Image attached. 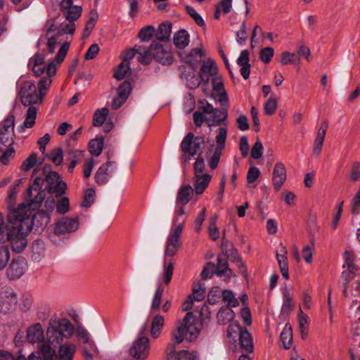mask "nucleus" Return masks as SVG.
<instances>
[{"label": "nucleus", "instance_id": "obj_32", "mask_svg": "<svg viewBox=\"0 0 360 360\" xmlns=\"http://www.w3.org/2000/svg\"><path fill=\"white\" fill-rule=\"evenodd\" d=\"M239 340L241 348L244 352L251 353L253 351L252 339L249 332L245 329L239 335Z\"/></svg>", "mask_w": 360, "mask_h": 360}, {"label": "nucleus", "instance_id": "obj_23", "mask_svg": "<svg viewBox=\"0 0 360 360\" xmlns=\"http://www.w3.org/2000/svg\"><path fill=\"white\" fill-rule=\"evenodd\" d=\"M114 164V162L108 161L102 164L96 170L94 174V180L98 185H104L108 182V177L112 172L109 168Z\"/></svg>", "mask_w": 360, "mask_h": 360}, {"label": "nucleus", "instance_id": "obj_57", "mask_svg": "<svg viewBox=\"0 0 360 360\" xmlns=\"http://www.w3.org/2000/svg\"><path fill=\"white\" fill-rule=\"evenodd\" d=\"M37 162L36 153H32L27 158H26L21 165V169L24 171H29L31 169Z\"/></svg>", "mask_w": 360, "mask_h": 360}, {"label": "nucleus", "instance_id": "obj_22", "mask_svg": "<svg viewBox=\"0 0 360 360\" xmlns=\"http://www.w3.org/2000/svg\"><path fill=\"white\" fill-rule=\"evenodd\" d=\"M286 179V170L285 165L281 162L275 165L273 171V185L276 191H278Z\"/></svg>", "mask_w": 360, "mask_h": 360}, {"label": "nucleus", "instance_id": "obj_33", "mask_svg": "<svg viewBox=\"0 0 360 360\" xmlns=\"http://www.w3.org/2000/svg\"><path fill=\"white\" fill-rule=\"evenodd\" d=\"M216 274L218 276H224L226 278H229L232 276V271L228 268V262L226 258L218 257Z\"/></svg>", "mask_w": 360, "mask_h": 360}, {"label": "nucleus", "instance_id": "obj_28", "mask_svg": "<svg viewBox=\"0 0 360 360\" xmlns=\"http://www.w3.org/2000/svg\"><path fill=\"white\" fill-rule=\"evenodd\" d=\"M213 89L217 93L219 101L221 105H227L228 98L224 87V84L220 78L214 77L212 79Z\"/></svg>", "mask_w": 360, "mask_h": 360}, {"label": "nucleus", "instance_id": "obj_46", "mask_svg": "<svg viewBox=\"0 0 360 360\" xmlns=\"http://www.w3.org/2000/svg\"><path fill=\"white\" fill-rule=\"evenodd\" d=\"M222 299L224 302L227 303V307H235L238 304V301L231 290H224L222 292Z\"/></svg>", "mask_w": 360, "mask_h": 360}, {"label": "nucleus", "instance_id": "obj_30", "mask_svg": "<svg viewBox=\"0 0 360 360\" xmlns=\"http://www.w3.org/2000/svg\"><path fill=\"white\" fill-rule=\"evenodd\" d=\"M173 42L179 49H184L189 43V34L185 30H181L174 35Z\"/></svg>", "mask_w": 360, "mask_h": 360}, {"label": "nucleus", "instance_id": "obj_56", "mask_svg": "<svg viewBox=\"0 0 360 360\" xmlns=\"http://www.w3.org/2000/svg\"><path fill=\"white\" fill-rule=\"evenodd\" d=\"M205 291L200 284L198 285V287L195 286L193 290V294L191 299L195 301H202L205 298Z\"/></svg>", "mask_w": 360, "mask_h": 360}, {"label": "nucleus", "instance_id": "obj_12", "mask_svg": "<svg viewBox=\"0 0 360 360\" xmlns=\"http://www.w3.org/2000/svg\"><path fill=\"white\" fill-rule=\"evenodd\" d=\"M15 117L9 115L0 125V143L3 146H13L15 134L14 132Z\"/></svg>", "mask_w": 360, "mask_h": 360}, {"label": "nucleus", "instance_id": "obj_42", "mask_svg": "<svg viewBox=\"0 0 360 360\" xmlns=\"http://www.w3.org/2000/svg\"><path fill=\"white\" fill-rule=\"evenodd\" d=\"M10 258L8 248L7 245L0 243V271L4 269Z\"/></svg>", "mask_w": 360, "mask_h": 360}, {"label": "nucleus", "instance_id": "obj_14", "mask_svg": "<svg viewBox=\"0 0 360 360\" xmlns=\"http://www.w3.org/2000/svg\"><path fill=\"white\" fill-rule=\"evenodd\" d=\"M147 47L141 45H136L134 48L129 49L122 52L121 58L122 61L129 65V60L132 59L136 54H138V60L143 64L150 63V55Z\"/></svg>", "mask_w": 360, "mask_h": 360}, {"label": "nucleus", "instance_id": "obj_4", "mask_svg": "<svg viewBox=\"0 0 360 360\" xmlns=\"http://www.w3.org/2000/svg\"><path fill=\"white\" fill-rule=\"evenodd\" d=\"M60 9L68 22L58 26L54 19H49L44 27L48 50L51 53L55 50L58 37L74 33L75 30L74 21L80 17L82 11L81 6H72V0H63L60 3Z\"/></svg>", "mask_w": 360, "mask_h": 360}, {"label": "nucleus", "instance_id": "obj_62", "mask_svg": "<svg viewBox=\"0 0 360 360\" xmlns=\"http://www.w3.org/2000/svg\"><path fill=\"white\" fill-rule=\"evenodd\" d=\"M259 169L256 167H250L247 174V181L248 184H252L256 181V179L260 175Z\"/></svg>", "mask_w": 360, "mask_h": 360}, {"label": "nucleus", "instance_id": "obj_13", "mask_svg": "<svg viewBox=\"0 0 360 360\" xmlns=\"http://www.w3.org/2000/svg\"><path fill=\"white\" fill-rule=\"evenodd\" d=\"M44 177V181L46 182V188L50 193H54L57 196H60L65 193L67 186L63 181H60L59 175L56 172H50L46 174V171H42Z\"/></svg>", "mask_w": 360, "mask_h": 360}, {"label": "nucleus", "instance_id": "obj_2", "mask_svg": "<svg viewBox=\"0 0 360 360\" xmlns=\"http://www.w3.org/2000/svg\"><path fill=\"white\" fill-rule=\"evenodd\" d=\"M25 207L12 209L8 214V224L0 213V240L8 241L13 250L22 252L26 247L27 236L31 231L33 219Z\"/></svg>", "mask_w": 360, "mask_h": 360}, {"label": "nucleus", "instance_id": "obj_11", "mask_svg": "<svg viewBox=\"0 0 360 360\" xmlns=\"http://www.w3.org/2000/svg\"><path fill=\"white\" fill-rule=\"evenodd\" d=\"M150 55V62L154 58L162 65H170L172 62V53L156 41L147 48Z\"/></svg>", "mask_w": 360, "mask_h": 360}, {"label": "nucleus", "instance_id": "obj_36", "mask_svg": "<svg viewBox=\"0 0 360 360\" xmlns=\"http://www.w3.org/2000/svg\"><path fill=\"white\" fill-rule=\"evenodd\" d=\"M234 318V312L230 307L221 308L217 313V320L220 324L225 325Z\"/></svg>", "mask_w": 360, "mask_h": 360}, {"label": "nucleus", "instance_id": "obj_39", "mask_svg": "<svg viewBox=\"0 0 360 360\" xmlns=\"http://www.w3.org/2000/svg\"><path fill=\"white\" fill-rule=\"evenodd\" d=\"M153 36L155 37V29L152 25L143 27L138 34L139 39L143 42L150 41Z\"/></svg>", "mask_w": 360, "mask_h": 360}, {"label": "nucleus", "instance_id": "obj_31", "mask_svg": "<svg viewBox=\"0 0 360 360\" xmlns=\"http://www.w3.org/2000/svg\"><path fill=\"white\" fill-rule=\"evenodd\" d=\"M84 151L80 150H71L68 153V160L70 162L68 170L70 173L73 172L76 165L79 163L84 158Z\"/></svg>", "mask_w": 360, "mask_h": 360}, {"label": "nucleus", "instance_id": "obj_40", "mask_svg": "<svg viewBox=\"0 0 360 360\" xmlns=\"http://www.w3.org/2000/svg\"><path fill=\"white\" fill-rule=\"evenodd\" d=\"M108 115V110L105 108L96 110L93 119L94 125L96 127L101 126L104 123Z\"/></svg>", "mask_w": 360, "mask_h": 360}, {"label": "nucleus", "instance_id": "obj_15", "mask_svg": "<svg viewBox=\"0 0 360 360\" xmlns=\"http://www.w3.org/2000/svg\"><path fill=\"white\" fill-rule=\"evenodd\" d=\"M27 269V262L21 257L13 259L6 270V276L11 281L20 278Z\"/></svg>", "mask_w": 360, "mask_h": 360}, {"label": "nucleus", "instance_id": "obj_34", "mask_svg": "<svg viewBox=\"0 0 360 360\" xmlns=\"http://www.w3.org/2000/svg\"><path fill=\"white\" fill-rule=\"evenodd\" d=\"M104 146V139L101 137L91 140L89 143V151L91 155L98 157L102 153Z\"/></svg>", "mask_w": 360, "mask_h": 360}, {"label": "nucleus", "instance_id": "obj_61", "mask_svg": "<svg viewBox=\"0 0 360 360\" xmlns=\"http://www.w3.org/2000/svg\"><path fill=\"white\" fill-rule=\"evenodd\" d=\"M214 273L216 274V266L213 263L210 262L207 264L201 272L202 278H210Z\"/></svg>", "mask_w": 360, "mask_h": 360}, {"label": "nucleus", "instance_id": "obj_21", "mask_svg": "<svg viewBox=\"0 0 360 360\" xmlns=\"http://www.w3.org/2000/svg\"><path fill=\"white\" fill-rule=\"evenodd\" d=\"M199 108L206 114L212 115L213 122H221L224 120L227 117L226 112L214 108L206 100L199 101Z\"/></svg>", "mask_w": 360, "mask_h": 360}, {"label": "nucleus", "instance_id": "obj_19", "mask_svg": "<svg viewBox=\"0 0 360 360\" xmlns=\"http://www.w3.org/2000/svg\"><path fill=\"white\" fill-rule=\"evenodd\" d=\"M328 128V122L323 120L318 129L315 140L314 141L313 155L318 157L321 152L326 131Z\"/></svg>", "mask_w": 360, "mask_h": 360}, {"label": "nucleus", "instance_id": "obj_7", "mask_svg": "<svg viewBox=\"0 0 360 360\" xmlns=\"http://www.w3.org/2000/svg\"><path fill=\"white\" fill-rule=\"evenodd\" d=\"M43 184L44 179L41 176H37L25 194V199L27 205L22 204L18 207H25L29 210L30 217H32L33 221L37 218V215L32 216L31 210L38 209L45 198V193L41 190Z\"/></svg>", "mask_w": 360, "mask_h": 360}, {"label": "nucleus", "instance_id": "obj_50", "mask_svg": "<svg viewBox=\"0 0 360 360\" xmlns=\"http://www.w3.org/2000/svg\"><path fill=\"white\" fill-rule=\"evenodd\" d=\"M245 330V328H242L238 323L232 322L228 327V335L234 338L237 335H240Z\"/></svg>", "mask_w": 360, "mask_h": 360}, {"label": "nucleus", "instance_id": "obj_58", "mask_svg": "<svg viewBox=\"0 0 360 360\" xmlns=\"http://www.w3.org/2000/svg\"><path fill=\"white\" fill-rule=\"evenodd\" d=\"M296 55L295 53L285 51L282 53L281 56L280 63L282 65H290L293 64L296 60Z\"/></svg>", "mask_w": 360, "mask_h": 360}, {"label": "nucleus", "instance_id": "obj_48", "mask_svg": "<svg viewBox=\"0 0 360 360\" xmlns=\"http://www.w3.org/2000/svg\"><path fill=\"white\" fill-rule=\"evenodd\" d=\"M274 50L271 47H266L260 51L259 58L264 63H269L274 56Z\"/></svg>", "mask_w": 360, "mask_h": 360}, {"label": "nucleus", "instance_id": "obj_24", "mask_svg": "<svg viewBox=\"0 0 360 360\" xmlns=\"http://www.w3.org/2000/svg\"><path fill=\"white\" fill-rule=\"evenodd\" d=\"M217 73V68L212 60H207L203 62L200 71V77L202 82L207 83L210 77L214 76Z\"/></svg>", "mask_w": 360, "mask_h": 360}, {"label": "nucleus", "instance_id": "obj_41", "mask_svg": "<svg viewBox=\"0 0 360 360\" xmlns=\"http://www.w3.org/2000/svg\"><path fill=\"white\" fill-rule=\"evenodd\" d=\"M20 308L22 311H29L33 303L32 296L29 292H25L22 294L20 300Z\"/></svg>", "mask_w": 360, "mask_h": 360}, {"label": "nucleus", "instance_id": "obj_9", "mask_svg": "<svg viewBox=\"0 0 360 360\" xmlns=\"http://www.w3.org/2000/svg\"><path fill=\"white\" fill-rule=\"evenodd\" d=\"M18 295L15 290L8 285L0 288V313L10 314L13 313L18 306Z\"/></svg>", "mask_w": 360, "mask_h": 360}, {"label": "nucleus", "instance_id": "obj_44", "mask_svg": "<svg viewBox=\"0 0 360 360\" xmlns=\"http://www.w3.org/2000/svg\"><path fill=\"white\" fill-rule=\"evenodd\" d=\"M130 67L125 62H122L118 68L115 70L114 77L117 80L122 79L129 72H130Z\"/></svg>", "mask_w": 360, "mask_h": 360}, {"label": "nucleus", "instance_id": "obj_6", "mask_svg": "<svg viewBox=\"0 0 360 360\" xmlns=\"http://www.w3.org/2000/svg\"><path fill=\"white\" fill-rule=\"evenodd\" d=\"M199 324L193 315L192 312H188L183 321L179 323L176 328L172 333V338L174 343H169L166 348L167 359L174 356L176 349L175 345L183 342L184 338L188 341H193L199 333Z\"/></svg>", "mask_w": 360, "mask_h": 360}, {"label": "nucleus", "instance_id": "obj_26", "mask_svg": "<svg viewBox=\"0 0 360 360\" xmlns=\"http://www.w3.org/2000/svg\"><path fill=\"white\" fill-rule=\"evenodd\" d=\"M212 176L210 174L194 176V191L197 195H201L208 186Z\"/></svg>", "mask_w": 360, "mask_h": 360}, {"label": "nucleus", "instance_id": "obj_55", "mask_svg": "<svg viewBox=\"0 0 360 360\" xmlns=\"http://www.w3.org/2000/svg\"><path fill=\"white\" fill-rule=\"evenodd\" d=\"M95 196V191L93 188H89L86 191L82 206L89 207L93 203Z\"/></svg>", "mask_w": 360, "mask_h": 360}, {"label": "nucleus", "instance_id": "obj_8", "mask_svg": "<svg viewBox=\"0 0 360 360\" xmlns=\"http://www.w3.org/2000/svg\"><path fill=\"white\" fill-rule=\"evenodd\" d=\"M205 143V139L202 136H194L191 132L187 134L181 143V150L182 155L180 157L182 165L188 161L191 157H193L202 149Z\"/></svg>", "mask_w": 360, "mask_h": 360}, {"label": "nucleus", "instance_id": "obj_59", "mask_svg": "<svg viewBox=\"0 0 360 360\" xmlns=\"http://www.w3.org/2000/svg\"><path fill=\"white\" fill-rule=\"evenodd\" d=\"M56 211L60 214H65L69 211V199L62 198L56 204Z\"/></svg>", "mask_w": 360, "mask_h": 360}, {"label": "nucleus", "instance_id": "obj_35", "mask_svg": "<svg viewBox=\"0 0 360 360\" xmlns=\"http://www.w3.org/2000/svg\"><path fill=\"white\" fill-rule=\"evenodd\" d=\"M281 341L285 349H288L292 345V331L290 325L285 324L280 336Z\"/></svg>", "mask_w": 360, "mask_h": 360}, {"label": "nucleus", "instance_id": "obj_16", "mask_svg": "<svg viewBox=\"0 0 360 360\" xmlns=\"http://www.w3.org/2000/svg\"><path fill=\"white\" fill-rule=\"evenodd\" d=\"M27 340L30 343L46 344V335L40 323L31 325L27 330Z\"/></svg>", "mask_w": 360, "mask_h": 360}, {"label": "nucleus", "instance_id": "obj_1", "mask_svg": "<svg viewBox=\"0 0 360 360\" xmlns=\"http://www.w3.org/2000/svg\"><path fill=\"white\" fill-rule=\"evenodd\" d=\"M70 47V44L64 43L59 49L56 58L47 65L45 63V56L43 53L35 54L29 62V67L32 68L36 76H40L46 71L48 77L41 79L38 82V91L37 86L30 82L23 83L21 88V102L25 106L30 105L26 112V117L23 125L26 128H32L35 124L37 114V108L33 104L41 103L46 95L51 86V77L56 72V65L61 63Z\"/></svg>", "mask_w": 360, "mask_h": 360}, {"label": "nucleus", "instance_id": "obj_64", "mask_svg": "<svg viewBox=\"0 0 360 360\" xmlns=\"http://www.w3.org/2000/svg\"><path fill=\"white\" fill-rule=\"evenodd\" d=\"M263 153V146L261 141H257L251 150V156L254 159H259Z\"/></svg>", "mask_w": 360, "mask_h": 360}, {"label": "nucleus", "instance_id": "obj_29", "mask_svg": "<svg viewBox=\"0 0 360 360\" xmlns=\"http://www.w3.org/2000/svg\"><path fill=\"white\" fill-rule=\"evenodd\" d=\"M165 323V319L160 314L155 315L151 321L150 335L152 338H157L160 336Z\"/></svg>", "mask_w": 360, "mask_h": 360}, {"label": "nucleus", "instance_id": "obj_37", "mask_svg": "<svg viewBox=\"0 0 360 360\" xmlns=\"http://www.w3.org/2000/svg\"><path fill=\"white\" fill-rule=\"evenodd\" d=\"M5 148H0V162L7 165L13 159L15 154L13 146H4Z\"/></svg>", "mask_w": 360, "mask_h": 360}, {"label": "nucleus", "instance_id": "obj_54", "mask_svg": "<svg viewBox=\"0 0 360 360\" xmlns=\"http://www.w3.org/2000/svg\"><path fill=\"white\" fill-rule=\"evenodd\" d=\"M344 259L345 262L344 267L347 266V269L351 271H357V267L354 264V255L353 252L345 251L344 254Z\"/></svg>", "mask_w": 360, "mask_h": 360}, {"label": "nucleus", "instance_id": "obj_25", "mask_svg": "<svg viewBox=\"0 0 360 360\" xmlns=\"http://www.w3.org/2000/svg\"><path fill=\"white\" fill-rule=\"evenodd\" d=\"M60 343L57 347H59L58 355L56 358L58 360H72V357L75 353L76 347L73 344Z\"/></svg>", "mask_w": 360, "mask_h": 360}, {"label": "nucleus", "instance_id": "obj_3", "mask_svg": "<svg viewBox=\"0 0 360 360\" xmlns=\"http://www.w3.org/2000/svg\"><path fill=\"white\" fill-rule=\"evenodd\" d=\"M74 333V327L68 319L51 318L46 327V344L41 345L37 354H32L29 360H53L56 348L70 338Z\"/></svg>", "mask_w": 360, "mask_h": 360}, {"label": "nucleus", "instance_id": "obj_47", "mask_svg": "<svg viewBox=\"0 0 360 360\" xmlns=\"http://www.w3.org/2000/svg\"><path fill=\"white\" fill-rule=\"evenodd\" d=\"M48 158L55 165H60L63 160V150L59 148H54L48 155Z\"/></svg>", "mask_w": 360, "mask_h": 360}, {"label": "nucleus", "instance_id": "obj_27", "mask_svg": "<svg viewBox=\"0 0 360 360\" xmlns=\"http://www.w3.org/2000/svg\"><path fill=\"white\" fill-rule=\"evenodd\" d=\"M172 32V23L169 22H162L155 30V39L165 41L169 39Z\"/></svg>", "mask_w": 360, "mask_h": 360}, {"label": "nucleus", "instance_id": "obj_60", "mask_svg": "<svg viewBox=\"0 0 360 360\" xmlns=\"http://www.w3.org/2000/svg\"><path fill=\"white\" fill-rule=\"evenodd\" d=\"M221 151L222 150L215 148L213 155L208 160V164L211 169H214L217 167L221 155Z\"/></svg>", "mask_w": 360, "mask_h": 360}, {"label": "nucleus", "instance_id": "obj_38", "mask_svg": "<svg viewBox=\"0 0 360 360\" xmlns=\"http://www.w3.org/2000/svg\"><path fill=\"white\" fill-rule=\"evenodd\" d=\"M163 292L164 287L162 284H160L155 290L152 300L151 311L153 312H155L160 310Z\"/></svg>", "mask_w": 360, "mask_h": 360}, {"label": "nucleus", "instance_id": "obj_51", "mask_svg": "<svg viewBox=\"0 0 360 360\" xmlns=\"http://www.w3.org/2000/svg\"><path fill=\"white\" fill-rule=\"evenodd\" d=\"M94 165L95 160L93 158H89L85 160L83 165V175L85 179L90 177Z\"/></svg>", "mask_w": 360, "mask_h": 360}, {"label": "nucleus", "instance_id": "obj_5", "mask_svg": "<svg viewBox=\"0 0 360 360\" xmlns=\"http://www.w3.org/2000/svg\"><path fill=\"white\" fill-rule=\"evenodd\" d=\"M183 207L179 208L174 214L172 227L168 235L165 248V262L163 282L168 285L172 278L174 264L168 257L176 255L182 245L181 234L184 228L186 217Z\"/></svg>", "mask_w": 360, "mask_h": 360}, {"label": "nucleus", "instance_id": "obj_18", "mask_svg": "<svg viewBox=\"0 0 360 360\" xmlns=\"http://www.w3.org/2000/svg\"><path fill=\"white\" fill-rule=\"evenodd\" d=\"M194 191V189L190 185L181 186L179 188L176 200L177 207L174 213L181 207L185 210L184 205L192 199Z\"/></svg>", "mask_w": 360, "mask_h": 360}, {"label": "nucleus", "instance_id": "obj_52", "mask_svg": "<svg viewBox=\"0 0 360 360\" xmlns=\"http://www.w3.org/2000/svg\"><path fill=\"white\" fill-rule=\"evenodd\" d=\"M308 319V316L301 311L299 315V327L302 338H304L307 334Z\"/></svg>", "mask_w": 360, "mask_h": 360}, {"label": "nucleus", "instance_id": "obj_63", "mask_svg": "<svg viewBox=\"0 0 360 360\" xmlns=\"http://www.w3.org/2000/svg\"><path fill=\"white\" fill-rule=\"evenodd\" d=\"M131 91V84L128 82H124L118 88V96L124 97L127 100Z\"/></svg>", "mask_w": 360, "mask_h": 360}, {"label": "nucleus", "instance_id": "obj_10", "mask_svg": "<svg viewBox=\"0 0 360 360\" xmlns=\"http://www.w3.org/2000/svg\"><path fill=\"white\" fill-rule=\"evenodd\" d=\"M147 330L148 328L146 326L143 327L139 333V337L133 342L132 346L129 349V352L130 356L136 359L144 360L149 355V340L145 336Z\"/></svg>", "mask_w": 360, "mask_h": 360}, {"label": "nucleus", "instance_id": "obj_43", "mask_svg": "<svg viewBox=\"0 0 360 360\" xmlns=\"http://www.w3.org/2000/svg\"><path fill=\"white\" fill-rule=\"evenodd\" d=\"M217 217L216 215L210 217V226L208 227V233L211 239L217 240L219 238V231L216 226V220Z\"/></svg>", "mask_w": 360, "mask_h": 360}, {"label": "nucleus", "instance_id": "obj_49", "mask_svg": "<svg viewBox=\"0 0 360 360\" xmlns=\"http://www.w3.org/2000/svg\"><path fill=\"white\" fill-rule=\"evenodd\" d=\"M277 108V100L274 98H269L264 105L265 114L272 115L276 112Z\"/></svg>", "mask_w": 360, "mask_h": 360}, {"label": "nucleus", "instance_id": "obj_53", "mask_svg": "<svg viewBox=\"0 0 360 360\" xmlns=\"http://www.w3.org/2000/svg\"><path fill=\"white\" fill-rule=\"evenodd\" d=\"M207 210L205 207H203L201 212L197 215L195 221H194V230L197 233H199L201 231L202 225L205 220V217L206 216Z\"/></svg>", "mask_w": 360, "mask_h": 360}, {"label": "nucleus", "instance_id": "obj_17", "mask_svg": "<svg viewBox=\"0 0 360 360\" xmlns=\"http://www.w3.org/2000/svg\"><path fill=\"white\" fill-rule=\"evenodd\" d=\"M79 226L77 218L63 217L57 221L55 232L57 234H65L75 231Z\"/></svg>", "mask_w": 360, "mask_h": 360}, {"label": "nucleus", "instance_id": "obj_45", "mask_svg": "<svg viewBox=\"0 0 360 360\" xmlns=\"http://www.w3.org/2000/svg\"><path fill=\"white\" fill-rule=\"evenodd\" d=\"M227 136V130L225 127H220L216 136L217 148L216 149L223 150L225 146V142Z\"/></svg>", "mask_w": 360, "mask_h": 360}, {"label": "nucleus", "instance_id": "obj_20", "mask_svg": "<svg viewBox=\"0 0 360 360\" xmlns=\"http://www.w3.org/2000/svg\"><path fill=\"white\" fill-rule=\"evenodd\" d=\"M287 253L288 252L286 248L283 245V243H281L278 249L276 251V259L281 275L285 280L289 279Z\"/></svg>", "mask_w": 360, "mask_h": 360}]
</instances>
